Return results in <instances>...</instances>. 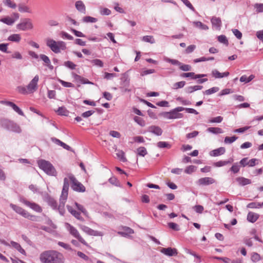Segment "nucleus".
I'll list each match as a JSON object with an SVG mask.
<instances>
[{
	"label": "nucleus",
	"mask_w": 263,
	"mask_h": 263,
	"mask_svg": "<svg viewBox=\"0 0 263 263\" xmlns=\"http://www.w3.org/2000/svg\"><path fill=\"white\" fill-rule=\"evenodd\" d=\"M0 21L8 25H12L15 22V20L9 17L3 18Z\"/></svg>",
	"instance_id": "obj_38"
},
{
	"label": "nucleus",
	"mask_w": 263,
	"mask_h": 263,
	"mask_svg": "<svg viewBox=\"0 0 263 263\" xmlns=\"http://www.w3.org/2000/svg\"><path fill=\"white\" fill-rule=\"evenodd\" d=\"M1 125L4 128L14 133H20L22 132L21 128L18 125L7 119L1 120Z\"/></svg>",
	"instance_id": "obj_4"
},
{
	"label": "nucleus",
	"mask_w": 263,
	"mask_h": 263,
	"mask_svg": "<svg viewBox=\"0 0 263 263\" xmlns=\"http://www.w3.org/2000/svg\"><path fill=\"white\" fill-rule=\"evenodd\" d=\"M59 82L62 86L65 87H74V85L70 82H65L62 80H59Z\"/></svg>",
	"instance_id": "obj_61"
},
{
	"label": "nucleus",
	"mask_w": 263,
	"mask_h": 263,
	"mask_svg": "<svg viewBox=\"0 0 263 263\" xmlns=\"http://www.w3.org/2000/svg\"><path fill=\"white\" fill-rule=\"evenodd\" d=\"M248 208L251 209H255V208H260L261 207V205L260 203L259 202H251L247 205Z\"/></svg>",
	"instance_id": "obj_51"
},
{
	"label": "nucleus",
	"mask_w": 263,
	"mask_h": 263,
	"mask_svg": "<svg viewBox=\"0 0 263 263\" xmlns=\"http://www.w3.org/2000/svg\"><path fill=\"white\" fill-rule=\"evenodd\" d=\"M218 41L221 43L226 44L227 45H228L229 42L227 40L226 36L224 35H221L218 36Z\"/></svg>",
	"instance_id": "obj_52"
},
{
	"label": "nucleus",
	"mask_w": 263,
	"mask_h": 263,
	"mask_svg": "<svg viewBox=\"0 0 263 263\" xmlns=\"http://www.w3.org/2000/svg\"><path fill=\"white\" fill-rule=\"evenodd\" d=\"M211 23L213 26L215 27L216 29L219 30L221 26V21L219 17L215 16L212 17L211 20Z\"/></svg>",
	"instance_id": "obj_22"
},
{
	"label": "nucleus",
	"mask_w": 263,
	"mask_h": 263,
	"mask_svg": "<svg viewBox=\"0 0 263 263\" xmlns=\"http://www.w3.org/2000/svg\"><path fill=\"white\" fill-rule=\"evenodd\" d=\"M10 206L16 213L22 215L24 218H27L32 221L37 220V217L36 216L30 214L22 208L12 203H11Z\"/></svg>",
	"instance_id": "obj_5"
},
{
	"label": "nucleus",
	"mask_w": 263,
	"mask_h": 263,
	"mask_svg": "<svg viewBox=\"0 0 263 263\" xmlns=\"http://www.w3.org/2000/svg\"><path fill=\"white\" fill-rule=\"evenodd\" d=\"M58 244L59 246L63 247V248H64L66 250H70V251L72 250V249H71L70 246L67 243H65L61 242V241H59L58 242Z\"/></svg>",
	"instance_id": "obj_60"
},
{
	"label": "nucleus",
	"mask_w": 263,
	"mask_h": 263,
	"mask_svg": "<svg viewBox=\"0 0 263 263\" xmlns=\"http://www.w3.org/2000/svg\"><path fill=\"white\" fill-rule=\"evenodd\" d=\"M160 252L168 256H176L178 254L176 249L170 247L167 248H162L160 250Z\"/></svg>",
	"instance_id": "obj_13"
},
{
	"label": "nucleus",
	"mask_w": 263,
	"mask_h": 263,
	"mask_svg": "<svg viewBox=\"0 0 263 263\" xmlns=\"http://www.w3.org/2000/svg\"><path fill=\"white\" fill-rule=\"evenodd\" d=\"M134 120L138 124H139L140 126H142V127H143L145 125V122L144 121V120L139 117H138V116H135L134 118Z\"/></svg>",
	"instance_id": "obj_42"
},
{
	"label": "nucleus",
	"mask_w": 263,
	"mask_h": 263,
	"mask_svg": "<svg viewBox=\"0 0 263 263\" xmlns=\"http://www.w3.org/2000/svg\"><path fill=\"white\" fill-rule=\"evenodd\" d=\"M6 104L8 106L11 107L13 108V109L20 115L22 116H24L23 111L14 103L10 101H7L6 102Z\"/></svg>",
	"instance_id": "obj_23"
},
{
	"label": "nucleus",
	"mask_w": 263,
	"mask_h": 263,
	"mask_svg": "<svg viewBox=\"0 0 263 263\" xmlns=\"http://www.w3.org/2000/svg\"><path fill=\"white\" fill-rule=\"evenodd\" d=\"M176 100L180 102L181 104L184 105H190L191 104V102L183 99L182 97H178L176 98Z\"/></svg>",
	"instance_id": "obj_59"
},
{
	"label": "nucleus",
	"mask_w": 263,
	"mask_h": 263,
	"mask_svg": "<svg viewBox=\"0 0 263 263\" xmlns=\"http://www.w3.org/2000/svg\"><path fill=\"white\" fill-rule=\"evenodd\" d=\"M219 88L217 87H212L209 89H208L203 92L204 94H205L206 95H210L212 93H215L217 92L219 90Z\"/></svg>",
	"instance_id": "obj_46"
},
{
	"label": "nucleus",
	"mask_w": 263,
	"mask_h": 263,
	"mask_svg": "<svg viewBox=\"0 0 263 263\" xmlns=\"http://www.w3.org/2000/svg\"><path fill=\"white\" fill-rule=\"evenodd\" d=\"M116 151H117L116 156L121 161L123 162H125L127 161L125 157V154L124 152L122 150L117 149L116 148Z\"/></svg>",
	"instance_id": "obj_32"
},
{
	"label": "nucleus",
	"mask_w": 263,
	"mask_h": 263,
	"mask_svg": "<svg viewBox=\"0 0 263 263\" xmlns=\"http://www.w3.org/2000/svg\"><path fill=\"white\" fill-rule=\"evenodd\" d=\"M251 258L252 261L253 262H257L261 259V257H260L259 254H258L257 253H253L251 255Z\"/></svg>",
	"instance_id": "obj_54"
},
{
	"label": "nucleus",
	"mask_w": 263,
	"mask_h": 263,
	"mask_svg": "<svg viewBox=\"0 0 263 263\" xmlns=\"http://www.w3.org/2000/svg\"><path fill=\"white\" fill-rule=\"evenodd\" d=\"M80 228L85 233L87 234L88 235L91 236H102V234L101 232L95 231L90 228L85 226L84 225H80Z\"/></svg>",
	"instance_id": "obj_12"
},
{
	"label": "nucleus",
	"mask_w": 263,
	"mask_h": 263,
	"mask_svg": "<svg viewBox=\"0 0 263 263\" xmlns=\"http://www.w3.org/2000/svg\"><path fill=\"white\" fill-rule=\"evenodd\" d=\"M10 243L11 246L15 249H16L20 253L23 255L26 254L25 251L22 248V247L19 243L13 241H11Z\"/></svg>",
	"instance_id": "obj_29"
},
{
	"label": "nucleus",
	"mask_w": 263,
	"mask_h": 263,
	"mask_svg": "<svg viewBox=\"0 0 263 263\" xmlns=\"http://www.w3.org/2000/svg\"><path fill=\"white\" fill-rule=\"evenodd\" d=\"M4 3L6 6L11 8L14 9L16 7V5L11 0H4Z\"/></svg>",
	"instance_id": "obj_53"
},
{
	"label": "nucleus",
	"mask_w": 263,
	"mask_h": 263,
	"mask_svg": "<svg viewBox=\"0 0 263 263\" xmlns=\"http://www.w3.org/2000/svg\"><path fill=\"white\" fill-rule=\"evenodd\" d=\"M42 263H64L65 257L63 254L55 250L43 252L40 255Z\"/></svg>",
	"instance_id": "obj_1"
},
{
	"label": "nucleus",
	"mask_w": 263,
	"mask_h": 263,
	"mask_svg": "<svg viewBox=\"0 0 263 263\" xmlns=\"http://www.w3.org/2000/svg\"><path fill=\"white\" fill-rule=\"evenodd\" d=\"M239 170L240 166L239 165L238 163H235L232 166L230 170L232 171L233 173L236 174L239 171Z\"/></svg>",
	"instance_id": "obj_50"
},
{
	"label": "nucleus",
	"mask_w": 263,
	"mask_h": 263,
	"mask_svg": "<svg viewBox=\"0 0 263 263\" xmlns=\"http://www.w3.org/2000/svg\"><path fill=\"white\" fill-rule=\"evenodd\" d=\"M100 13L102 15H109L111 14V11L107 8H100Z\"/></svg>",
	"instance_id": "obj_48"
},
{
	"label": "nucleus",
	"mask_w": 263,
	"mask_h": 263,
	"mask_svg": "<svg viewBox=\"0 0 263 263\" xmlns=\"http://www.w3.org/2000/svg\"><path fill=\"white\" fill-rule=\"evenodd\" d=\"M185 109L183 107H177L169 112H165L163 114V117L167 119H180L183 117V114L179 113Z\"/></svg>",
	"instance_id": "obj_6"
},
{
	"label": "nucleus",
	"mask_w": 263,
	"mask_h": 263,
	"mask_svg": "<svg viewBox=\"0 0 263 263\" xmlns=\"http://www.w3.org/2000/svg\"><path fill=\"white\" fill-rule=\"evenodd\" d=\"M69 189V181L67 178L64 179V184L62 191L61 195L63 196H68V192Z\"/></svg>",
	"instance_id": "obj_24"
},
{
	"label": "nucleus",
	"mask_w": 263,
	"mask_h": 263,
	"mask_svg": "<svg viewBox=\"0 0 263 263\" xmlns=\"http://www.w3.org/2000/svg\"><path fill=\"white\" fill-rule=\"evenodd\" d=\"M255 8L258 13L263 12V4H256Z\"/></svg>",
	"instance_id": "obj_64"
},
{
	"label": "nucleus",
	"mask_w": 263,
	"mask_h": 263,
	"mask_svg": "<svg viewBox=\"0 0 263 263\" xmlns=\"http://www.w3.org/2000/svg\"><path fill=\"white\" fill-rule=\"evenodd\" d=\"M223 118L221 116H218L211 119L210 121V123H220L222 122Z\"/></svg>",
	"instance_id": "obj_63"
},
{
	"label": "nucleus",
	"mask_w": 263,
	"mask_h": 263,
	"mask_svg": "<svg viewBox=\"0 0 263 263\" xmlns=\"http://www.w3.org/2000/svg\"><path fill=\"white\" fill-rule=\"evenodd\" d=\"M206 76V74H196L194 72H187V73H183L181 74V77L183 78H187L191 77L193 79H200L203 78L204 77Z\"/></svg>",
	"instance_id": "obj_17"
},
{
	"label": "nucleus",
	"mask_w": 263,
	"mask_h": 263,
	"mask_svg": "<svg viewBox=\"0 0 263 263\" xmlns=\"http://www.w3.org/2000/svg\"><path fill=\"white\" fill-rule=\"evenodd\" d=\"M46 45L54 53H59L61 50L66 49V43L62 41H55L51 39H47L46 40Z\"/></svg>",
	"instance_id": "obj_2"
},
{
	"label": "nucleus",
	"mask_w": 263,
	"mask_h": 263,
	"mask_svg": "<svg viewBox=\"0 0 263 263\" xmlns=\"http://www.w3.org/2000/svg\"><path fill=\"white\" fill-rule=\"evenodd\" d=\"M237 137L234 136H232V137H226L225 138H224V143H229V144H231L233 142H234L235 140H236L237 139Z\"/></svg>",
	"instance_id": "obj_49"
},
{
	"label": "nucleus",
	"mask_w": 263,
	"mask_h": 263,
	"mask_svg": "<svg viewBox=\"0 0 263 263\" xmlns=\"http://www.w3.org/2000/svg\"><path fill=\"white\" fill-rule=\"evenodd\" d=\"M236 180L237 182H238L239 184L242 186H244L251 183V180L247 178H245L242 177H238L236 179Z\"/></svg>",
	"instance_id": "obj_28"
},
{
	"label": "nucleus",
	"mask_w": 263,
	"mask_h": 263,
	"mask_svg": "<svg viewBox=\"0 0 263 263\" xmlns=\"http://www.w3.org/2000/svg\"><path fill=\"white\" fill-rule=\"evenodd\" d=\"M165 61L166 62L170 63L174 65H177L178 66L180 67V66L181 65V62L175 59H171L168 58H165L164 59Z\"/></svg>",
	"instance_id": "obj_39"
},
{
	"label": "nucleus",
	"mask_w": 263,
	"mask_h": 263,
	"mask_svg": "<svg viewBox=\"0 0 263 263\" xmlns=\"http://www.w3.org/2000/svg\"><path fill=\"white\" fill-rule=\"evenodd\" d=\"M77 9L80 12L85 14L86 12L85 6L81 1H77L75 4Z\"/></svg>",
	"instance_id": "obj_25"
},
{
	"label": "nucleus",
	"mask_w": 263,
	"mask_h": 263,
	"mask_svg": "<svg viewBox=\"0 0 263 263\" xmlns=\"http://www.w3.org/2000/svg\"><path fill=\"white\" fill-rule=\"evenodd\" d=\"M142 40L143 42L154 44L155 43V40L154 37L152 35H145L143 36Z\"/></svg>",
	"instance_id": "obj_36"
},
{
	"label": "nucleus",
	"mask_w": 263,
	"mask_h": 263,
	"mask_svg": "<svg viewBox=\"0 0 263 263\" xmlns=\"http://www.w3.org/2000/svg\"><path fill=\"white\" fill-rule=\"evenodd\" d=\"M83 21L86 23H96L97 22V19L91 16H87L83 17Z\"/></svg>",
	"instance_id": "obj_47"
},
{
	"label": "nucleus",
	"mask_w": 263,
	"mask_h": 263,
	"mask_svg": "<svg viewBox=\"0 0 263 263\" xmlns=\"http://www.w3.org/2000/svg\"><path fill=\"white\" fill-rule=\"evenodd\" d=\"M64 65L71 69H74L76 65L71 61H66L64 63Z\"/></svg>",
	"instance_id": "obj_62"
},
{
	"label": "nucleus",
	"mask_w": 263,
	"mask_h": 263,
	"mask_svg": "<svg viewBox=\"0 0 263 263\" xmlns=\"http://www.w3.org/2000/svg\"><path fill=\"white\" fill-rule=\"evenodd\" d=\"M67 196H63V195H61L60 199V203L58 206V210L60 214L61 215H64L65 213V204L66 201L67 200Z\"/></svg>",
	"instance_id": "obj_14"
},
{
	"label": "nucleus",
	"mask_w": 263,
	"mask_h": 263,
	"mask_svg": "<svg viewBox=\"0 0 263 263\" xmlns=\"http://www.w3.org/2000/svg\"><path fill=\"white\" fill-rule=\"evenodd\" d=\"M38 164L40 168L47 174L51 176H56L57 171L50 162L45 160H41L39 161Z\"/></svg>",
	"instance_id": "obj_3"
},
{
	"label": "nucleus",
	"mask_w": 263,
	"mask_h": 263,
	"mask_svg": "<svg viewBox=\"0 0 263 263\" xmlns=\"http://www.w3.org/2000/svg\"><path fill=\"white\" fill-rule=\"evenodd\" d=\"M207 131L214 134L223 133L222 129L219 127H209Z\"/></svg>",
	"instance_id": "obj_34"
},
{
	"label": "nucleus",
	"mask_w": 263,
	"mask_h": 263,
	"mask_svg": "<svg viewBox=\"0 0 263 263\" xmlns=\"http://www.w3.org/2000/svg\"><path fill=\"white\" fill-rule=\"evenodd\" d=\"M225 263H241V259L240 258H237L236 259L232 260L227 257H224L223 261Z\"/></svg>",
	"instance_id": "obj_44"
},
{
	"label": "nucleus",
	"mask_w": 263,
	"mask_h": 263,
	"mask_svg": "<svg viewBox=\"0 0 263 263\" xmlns=\"http://www.w3.org/2000/svg\"><path fill=\"white\" fill-rule=\"evenodd\" d=\"M18 11L21 12L31 13L30 8L27 5L23 4H19L18 6Z\"/></svg>",
	"instance_id": "obj_30"
},
{
	"label": "nucleus",
	"mask_w": 263,
	"mask_h": 263,
	"mask_svg": "<svg viewBox=\"0 0 263 263\" xmlns=\"http://www.w3.org/2000/svg\"><path fill=\"white\" fill-rule=\"evenodd\" d=\"M138 155L142 157L145 156L147 154V151L144 147H140L137 149Z\"/></svg>",
	"instance_id": "obj_45"
},
{
	"label": "nucleus",
	"mask_w": 263,
	"mask_h": 263,
	"mask_svg": "<svg viewBox=\"0 0 263 263\" xmlns=\"http://www.w3.org/2000/svg\"><path fill=\"white\" fill-rule=\"evenodd\" d=\"M168 226L170 229H171L173 230H175L176 231L180 230L179 226L176 223L169 222V223H168Z\"/></svg>",
	"instance_id": "obj_56"
},
{
	"label": "nucleus",
	"mask_w": 263,
	"mask_h": 263,
	"mask_svg": "<svg viewBox=\"0 0 263 263\" xmlns=\"http://www.w3.org/2000/svg\"><path fill=\"white\" fill-rule=\"evenodd\" d=\"M51 139H52V141L54 143H55V144H57L58 145H61L64 148H65L68 151H72L71 148L69 145H68L66 144H65V143L62 142L60 140L56 139L55 138H52Z\"/></svg>",
	"instance_id": "obj_26"
},
{
	"label": "nucleus",
	"mask_w": 263,
	"mask_h": 263,
	"mask_svg": "<svg viewBox=\"0 0 263 263\" xmlns=\"http://www.w3.org/2000/svg\"><path fill=\"white\" fill-rule=\"evenodd\" d=\"M73 78L77 82H80L82 84H92V83L88 81L87 79H85L77 74H73Z\"/></svg>",
	"instance_id": "obj_27"
},
{
	"label": "nucleus",
	"mask_w": 263,
	"mask_h": 263,
	"mask_svg": "<svg viewBox=\"0 0 263 263\" xmlns=\"http://www.w3.org/2000/svg\"><path fill=\"white\" fill-rule=\"evenodd\" d=\"M71 181V188L73 190L79 192H84L85 187L80 182H79L74 176L71 175L69 177Z\"/></svg>",
	"instance_id": "obj_7"
},
{
	"label": "nucleus",
	"mask_w": 263,
	"mask_h": 263,
	"mask_svg": "<svg viewBox=\"0 0 263 263\" xmlns=\"http://www.w3.org/2000/svg\"><path fill=\"white\" fill-rule=\"evenodd\" d=\"M40 57L41 60L47 64V66L49 67L50 68H52V66L50 65V60L47 55L45 54H40Z\"/></svg>",
	"instance_id": "obj_37"
},
{
	"label": "nucleus",
	"mask_w": 263,
	"mask_h": 263,
	"mask_svg": "<svg viewBox=\"0 0 263 263\" xmlns=\"http://www.w3.org/2000/svg\"><path fill=\"white\" fill-rule=\"evenodd\" d=\"M33 27V24L30 18H25L16 25V28L18 29L23 31L32 29Z\"/></svg>",
	"instance_id": "obj_8"
},
{
	"label": "nucleus",
	"mask_w": 263,
	"mask_h": 263,
	"mask_svg": "<svg viewBox=\"0 0 263 263\" xmlns=\"http://www.w3.org/2000/svg\"><path fill=\"white\" fill-rule=\"evenodd\" d=\"M226 152V149L223 147H221L212 151L210 155L211 156L217 157L223 155Z\"/></svg>",
	"instance_id": "obj_20"
},
{
	"label": "nucleus",
	"mask_w": 263,
	"mask_h": 263,
	"mask_svg": "<svg viewBox=\"0 0 263 263\" xmlns=\"http://www.w3.org/2000/svg\"><path fill=\"white\" fill-rule=\"evenodd\" d=\"M193 24L196 27L199 28L201 30H206L209 29V27L207 25L203 24L201 22H199V21L194 22Z\"/></svg>",
	"instance_id": "obj_33"
},
{
	"label": "nucleus",
	"mask_w": 263,
	"mask_h": 263,
	"mask_svg": "<svg viewBox=\"0 0 263 263\" xmlns=\"http://www.w3.org/2000/svg\"><path fill=\"white\" fill-rule=\"evenodd\" d=\"M16 90L19 93L23 95H28L30 93L29 92H28L27 87L19 86L17 87Z\"/></svg>",
	"instance_id": "obj_35"
},
{
	"label": "nucleus",
	"mask_w": 263,
	"mask_h": 263,
	"mask_svg": "<svg viewBox=\"0 0 263 263\" xmlns=\"http://www.w3.org/2000/svg\"><path fill=\"white\" fill-rule=\"evenodd\" d=\"M109 182L117 186H121L120 182L118 180V179L116 177H111L109 179Z\"/></svg>",
	"instance_id": "obj_55"
},
{
	"label": "nucleus",
	"mask_w": 263,
	"mask_h": 263,
	"mask_svg": "<svg viewBox=\"0 0 263 263\" xmlns=\"http://www.w3.org/2000/svg\"><path fill=\"white\" fill-rule=\"evenodd\" d=\"M67 210L73 216H74L77 219L83 221L84 218L81 216L80 213L73 210L71 206L67 205Z\"/></svg>",
	"instance_id": "obj_19"
},
{
	"label": "nucleus",
	"mask_w": 263,
	"mask_h": 263,
	"mask_svg": "<svg viewBox=\"0 0 263 263\" xmlns=\"http://www.w3.org/2000/svg\"><path fill=\"white\" fill-rule=\"evenodd\" d=\"M68 225V230L69 231L70 234L72 235L73 237L78 239V240L81 242L84 245L88 247V245L85 241V240L81 237L78 231L73 226H71L69 224Z\"/></svg>",
	"instance_id": "obj_9"
},
{
	"label": "nucleus",
	"mask_w": 263,
	"mask_h": 263,
	"mask_svg": "<svg viewBox=\"0 0 263 263\" xmlns=\"http://www.w3.org/2000/svg\"><path fill=\"white\" fill-rule=\"evenodd\" d=\"M215 180L211 177L201 178L198 180V183L202 185H208L214 183Z\"/></svg>",
	"instance_id": "obj_15"
},
{
	"label": "nucleus",
	"mask_w": 263,
	"mask_h": 263,
	"mask_svg": "<svg viewBox=\"0 0 263 263\" xmlns=\"http://www.w3.org/2000/svg\"><path fill=\"white\" fill-rule=\"evenodd\" d=\"M57 112H58V115L62 116H67L68 114V111L65 107L63 106L59 107Z\"/></svg>",
	"instance_id": "obj_41"
},
{
	"label": "nucleus",
	"mask_w": 263,
	"mask_h": 263,
	"mask_svg": "<svg viewBox=\"0 0 263 263\" xmlns=\"http://www.w3.org/2000/svg\"><path fill=\"white\" fill-rule=\"evenodd\" d=\"M185 85V81H180L177 83H175L173 84V88L174 89H178L179 88H183Z\"/></svg>",
	"instance_id": "obj_43"
},
{
	"label": "nucleus",
	"mask_w": 263,
	"mask_h": 263,
	"mask_svg": "<svg viewBox=\"0 0 263 263\" xmlns=\"http://www.w3.org/2000/svg\"><path fill=\"white\" fill-rule=\"evenodd\" d=\"M259 217V215L252 212H249L247 215V220L252 223H254L257 221Z\"/></svg>",
	"instance_id": "obj_21"
},
{
	"label": "nucleus",
	"mask_w": 263,
	"mask_h": 263,
	"mask_svg": "<svg viewBox=\"0 0 263 263\" xmlns=\"http://www.w3.org/2000/svg\"><path fill=\"white\" fill-rule=\"evenodd\" d=\"M229 74L230 73L228 71L221 73L219 71H218L217 69H214L212 71V75L215 79H220L222 78L223 77H227L229 76Z\"/></svg>",
	"instance_id": "obj_18"
},
{
	"label": "nucleus",
	"mask_w": 263,
	"mask_h": 263,
	"mask_svg": "<svg viewBox=\"0 0 263 263\" xmlns=\"http://www.w3.org/2000/svg\"><path fill=\"white\" fill-rule=\"evenodd\" d=\"M20 201L36 212L41 213L42 211V208L34 202H31L24 198H21Z\"/></svg>",
	"instance_id": "obj_11"
},
{
	"label": "nucleus",
	"mask_w": 263,
	"mask_h": 263,
	"mask_svg": "<svg viewBox=\"0 0 263 263\" xmlns=\"http://www.w3.org/2000/svg\"><path fill=\"white\" fill-rule=\"evenodd\" d=\"M21 40V35L19 34H13L8 37V40L13 42H19Z\"/></svg>",
	"instance_id": "obj_31"
},
{
	"label": "nucleus",
	"mask_w": 263,
	"mask_h": 263,
	"mask_svg": "<svg viewBox=\"0 0 263 263\" xmlns=\"http://www.w3.org/2000/svg\"><path fill=\"white\" fill-rule=\"evenodd\" d=\"M91 63L93 65L99 66L100 67H102L103 66V62L99 59H95L91 61Z\"/></svg>",
	"instance_id": "obj_57"
},
{
	"label": "nucleus",
	"mask_w": 263,
	"mask_h": 263,
	"mask_svg": "<svg viewBox=\"0 0 263 263\" xmlns=\"http://www.w3.org/2000/svg\"><path fill=\"white\" fill-rule=\"evenodd\" d=\"M147 131L156 136H161L163 132L162 129L160 127L156 125L149 126L147 128Z\"/></svg>",
	"instance_id": "obj_16"
},
{
	"label": "nucleus",
	"mask_w": 263,
	"mask_h": 263,
	"mask_svg": "<svg viewBox=\"0 0 263 263\" xmlns=\"http://www.w3.org/2000/svg\"><path fill=\"white\" fill-rule=\"evenodd\" d=\"M157 145L160 148H170L171 147V145L168 143L164 141H160L158 142Z\"/></svg>",
	"instance_id": "obj_40"
},
{
	"label": "nucleus",
	"mask_w": 263,
	"mask_h": 263,
	"mask_svg": "<svg viewBox=\"0 0 263 263\" xmlns=\"http://www.w3.org/2000/svg\"><path fill=\"white\" fill-rule=\"evenodd\" d=\"M179 68L184 71H190L192 69V67L190 65L187 64H183L182 63H181V65L180 66Z\"/></svg>",
	"instance_id": "obj_58"
},
{
	"label": "nucleus",
	"mask_w": 263,
	"mask_h": 263,
	"mask_svg": "<svg viewBox=\"0 0 263 263\" xmlns=\"http://www.w3.org/2000/svg\"><path fill=\"white\" fill-rule=\"evenodd\" d=\"M39 80V77L38 75H36L27 85L26 87L28 88V92H29L30 93H33L37 89V83Z\"/></svg>",
	"instance_id": "obj_10"
}]
</instances>
